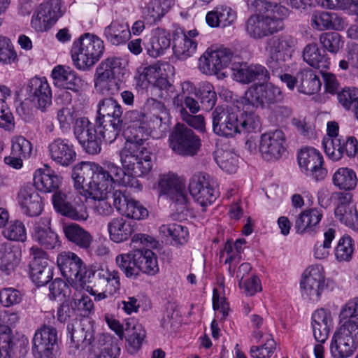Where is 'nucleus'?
<instances>
[{
	"label": "nucleus",
	"instance_id": "12",
	"mask_svg": "<svg viewBox=\"0 0 358 358\" xmlns=\"http://www.w3.org/2000/svg\"><path fill=\"white\" fill-rule=\"evenodd\" d=\"M170 147L178 155L194 156L201 146V141L191 129L178 124L169 136Z\"/></svg>",
	"mask_w": 358,
	"mask_h": 358
},
{
	"label": "nucleus",
	"instance_id": "17",
	"mask_svg": "<svg viewBox=\"0 0 358 358\" xmlns=\"http://www.w3.org/2000/svg\"><path fill=\"white\" fill-rule=\"evenodd\" d=\"M73 129L75 138L86 152L91 155L100 152L101 147L96 124H94L87 117H82L76 120Z\"/></svg>",
	"mask_w": 358,
	"mask_h": 358
},
{
	"label": "nucleus",
	"instance_id": "39",
	"mask_svg": "<svg viewBox=\"0 0 358 358\" xmlns=\"http://www.w3.org/2000/svg\"><path fill=\"white\" fill-rule=\"evenodd\" d=\"M171 38L169 34L164 29L157 28L152 32L149 43L145 47L148 55L157 58L164 54L169 48Z\"/></svg>",
	"mask_w": 358,
	"mask_h": 358
},
{
	"label": "nucleus",
	"instance_id": "64",
	"mask_svg": "<svg viewBox=\"0 0 358 358\" xmlns=\"http://www.w3.org/2000/svg\"><path fill=\"white\" fill-rule=\"evenodd\" d=\"M320 42L324 48L333 54L337 53L344 44L341 36L336 32L322 34L320 36Z\"/></svg>",
	"mask_w": 358,
	"mask_h": 358
},
{
	"label": "nucleus",
	"instance_id": "41",
	"mask_svg": "<svg viewBox=\"0 0 358 358\" xmlns=\"http://www.w3.org/2000/svg\"><path fill=\"white\" fill-rule=\"evenodd\" d=\"M303 59L310 66L318 69L320 71L329 68L330 62L327 54L321 53L317 45L315 43L307 44L303 50Z\"/></svg>",
	"mask_w": 358,
	"mask_h": 358
},
{
	"label": "nucleus",
	"instance_id": "37",
	"mask_svg": "<svg viewBox=\"0 0 358 358\" xmlns=\"http://www.w3.org/2000/svg\"><path fill=\"white\" fill-rule=\"evenodd\" d=\"M103 35L108 42L114 45L125 43L131 37L129 26L124 20H113L104 29Z\"/></svg>",
	"mask_w": 358,
	"mask_h": 358
},
{
	"label": "nucleus",
	"instance_id": "46",
	"mask_svg": "<svg viewBox=\"0 0 358 358\" xmlns=\"http://www.w3.org/2000/svg\"><path fill=\"white\" fill-rule=\"evenodd\" d=\"M91 174L90 163H83L80 167H74L72 172L71 178L75 189L85 197H91L90 191H88V181Z\"/></svg>",
	"mask_w": 358,
	"mask_h": 358
},
{
	"label": "nucleus",
	"instance_id": "31",
	"mask_svg": "<svg viewBox=\"0 0 358 358\" xmlns=\"http://www.w3.org/2000/svg\"><path fill=\"white\" fill-rule=\"evenodd\" d=\"M311 326L315 341L325 343L333 327L331 312L324 308L315 310L311 317Z\"/></svg>",
	"mask_w": 358,
	"mask_h": 358
},
{
	"label": "nucleus",
	"instance_id": "18",
	"mask_svg": "<svg viewBox=\"0 0 358 358\" xmlns=\"http://www.w3.org/2000/svg\"><path fill=\"white\" fill-rule=\"evenodd\" d=\"M133 243H139L143 248L135 249L139 273L141 271L148 275H155L159 271L157 259L155 254L146 246H153L156 244L155 238L143 234H135L132 238Z\"/></svg>",
	"mask_w": 358,
	"mask_h": 358
},
{
	"label": "nucleus",
	"instance_id": "60",
	"mask_svg": "<svg viewBox=\"0 0 358 358\" xmlns=\"http://www.w3.org/2000/svg\"><path fill=\"white\" fill-rule=\"evenodd\" d=\"M215 160L220 169L227 173H234L238 168V157L231 151L218 152Z\"/></svg>",
	"mask_w": 358,
	"mask_h": 358
},
{
	"label": "nucleus",
	"instance_id": "30",
	"mask_svg": "<svg viewBox=\"0 0 358 358\" xmlns=\"http://www.w3.org/2000/svg\"><path fill=\"white\" fill-rule=\"evenodd\" d=\"M161 194L166 195L177 203H186V191L185 182L175 175L164 176L159 182Z\"/></svg>",
	"mask_w": 358,
	"mask_h": 358
},
{
	"label": "nucleus",
	"instance_id": "9",
	"mask_svg": "<svg viewBox=\"0 0 358 358\" xmlns=\"http://www.w3.org/2000/svg\"><path fill=\"white\" fill-rule=\"evenodd\" d=\"M246 108H261L273 104L282 100L280 89L271 83L254 84L251 85L242 96Z\"/></svg>",
	"mask_w": 358,
	"mask_h": 358
},
{
	"label": "nucleus",
	"instance_id": "14",
	"mask_svg": "<svg viewBox=\"0 0 358 358\" xmlns=\"http://www.w3.org/2000/svg\"><path fill=\"white\" fill-rule=\"evenodd\" d=\"M57 350L58 336L55 327L43 325L36 331L31 348L34 358H57Z\"/></svg>",
	"mask_w": 358,
	"mask_h": 358
},
{
	"label": "nucleus",
	"instance_id": "8",
	"mask_svg": "<svg viewBox=\"0 0 358 358\" xmlns=\"http://www.w3.org/2000/svg\"><path fill=\"white\" fill-rule=\"evenodd\" d=\"M189 192L194 199L206 210L208 206L213 204L219 196L216 182L207 173L199 172L189 179Z\"/></svg>",
	"mask_w": 358,
	"mask_h": 358
},
{
	"label": "nucleus",
	"instance_id": "45",
	"mask_svg": "<svg viewBox=\"0 0 358 358\" xmlns=\"http://www.w3.org/2000/svg\"><path fill=\"white\" fill-rule=\"evenodd\" d=\"M96 124L101 147L102 140L108 143L114 142L120 135L122 128V120H96Z\"/></svg>",
	"mask_w": 358,
	"mask_h": 358
},
{
	"label": "nucleus",
	"instance_id": "40",
	"mask_svg": "<svg viewBox=\"0 0 358 358\" xmlns=\"http://www.w3.org/2000/svg\"><path fill=\"white\" fill-rule=\"evenodd\" d=\"M107 227L110 239L117 243L127 241L134 232V227L131 222L123 217L112 219L108 223Z\"/></svg>",
	"mask_w": 358,
	"mask_h": 358
},
{
	"label": "nucleus",
	"instance_id": "55",
	"mask_svg": "<svg viewBox=\"0 0 358 358\" xmlns=\"http://www.w3.org/2000/svg\"><path fill=\"white\" fill-rule=\"evenodd\" d=\"M355 241L349 235L342 236L335 248V257L339 262H349L352 258Z\"/></svg>",
	"mask_w": 358,
	"mask_h": 358
},
{
	"label": "nucleus",
	"instance_id": "3",
	"mask_svg": "<svg viewBox=\"0 0 358 358\" xmlns=\"http://www.w3.org/2000/svg\"><path fill=\"white\" fill-rule=\"evenodd\" d=\"M122 178H135L149 174L153 166L152 154L145 147L143 138L138 134L129 137L119 152Z\"/></svg>",
	"mask_w": 358,
	"mask_h": 358
},
{
	"label": "nucleus",
	"instance_id": "11",
	"mask_svg": "<svg viewBox=\"0 0 358 358\" xmlns=\"http://www.w3.org/2000/svg\"><path fill=\"white\" fill-rule=\"evenodd\" d=\"M326 287L325 273L322 265H311L306 269L300 282L303 299L313 303L317 302Z\"/></svg>",
	"mask_w": 358,
	"mask_h": 358
},
{
	"label": "nucleus",
	"instance_id": "23",
	"mask_svg": "<svg viewBox=\"0 0 358 358\" xmlns=\"http://www.w3.org/2000/svg\"><path fill=\"white\" fill-rule=\"evenodd\" d=\"M233 55V52L226 48L206 51L199 59V68L203 73L217 74L230 64Z\"/></svg>",
	"mask_w": 358,
	"mask_h": 358
},
{
	"label": "nucleus",
	"instance_id": "58",
	"mask_svg": "<svg viewBox=\"0 0 358 358\" xmlns=\"http://www.w3.org/2000/svg\"><path fill=\"white\" fill-rule=\"evenodd\" d=\"M326 154L334 161H338L345 154V138L334 136L324 143Z\"/></svg>",
	"mask_w": 358,
	"mask_h": 358
},
{
	"label": "nucleus",
	"instance_id": "20",
	"mask_svg": "<svg viewBox=\"0 0 358 358\" xmlns=\"http://www.w3.org/2000/svg\"><path fill=\"white\" fill-rule=\"evenodd\" d=\"M286 136L280 129L269 131L261 136L259 151L267 161L279 159L286 152Z\"/></svg>",
	"mask_w": 358,
	"mask_h": 358
},
{
	"label": "nucleus",
	"instance_id": "13",
	"mask_svg": "<svg viewBox=\"0 0 358 358\" xmlns=\"http://www.w3.org/2000/svg\"><path fill=\"white\" fill-rule=\"evenodd\" d=\"M57 264L62 275L68 280L78 281L85 285L90 279V268L74 252L68 251L59 253Z\"/></svg>",
	"mask_w": 358,
	"mask_h": 358
},
{
	"label": "nucleus",
	"instance_id": "10",
	"mask_svg": "<svg viewBox=\"0 0 358 358\" xmlns=\"http://www.w3.org/2000/svg\"><path fill=\"white\" fill-rule=\"evenodd\" d=\"M52 200L55 210L63 216L79 222L85 221L89 217L87 207L80 197L71 192H56Z\"/></svg>",
	"mask_w": 358,
	"mask_h": 358
},
{
	"label": "nucleus",
	"instance_id": "49",
	"mask_svg": "<svg viewBox=\"0 0 358 358\" xmlns=\"http://www.w3.org/2000/svg\"><path fill=\"white\" fill-rule=\"evenodd\" d=\"M32 237L35 241L47 250L56 249L61 245L58 235L49 227H42L39 224L36 225Z\"/></svg>",
	"mask_w": 358,
	"mask_h": 358
},
{
	"label": "nucleus",
	"instance_id": "33",
	"mask_svg": "<svg viewBox=\"0 0 358 358\" xmlns=\"http://www.w3.org/2000/svg\"><path fill=\"white\" fill-rule=\"evenodd\" d=\"M21 251L10 243H0V271L6 275L13 273L20 264Z\"/></svg>",
	"mask_w": 358,
	"mask_h": 358
},
{
	"label": "nucleus",
	"instance_id": "34",
	"mask_svg": "<svg viewBox=\"0 0 358 358\" xmlns=\"http://www.w3.org/2000/svg\"><path fill=\"white\" fill-rule=\"evenodd\" d=\"M60 182L61 178L47 165L34 172V185L36 189L50 192L57 189Z\"/></svg>",
	"mask_w": 358,
	"mask_h": 358
},
{
	"label": "nucleus",
	"instance_id": "4",
	"mask_svg": "<svg viewBox=\"0 0 358 358\" xmlns=\"http://www.w3.org/2000/svg\"><path fill=\"white\" fill-rule=\"evenodd\" d=\"M90 164L92 174L88 181V191H90L91 197L108 194L115 184L137 190H141L143 187L138 180L122 178L124 173L122 169L111 162H104L102 166L95 163Z\"/></svg>",
	"mask_w": 358,
	"mask_h": 358
},
{
	"label": "nucleus",
	"instance_id": "38",
	"mask_svg": "<svg viewBox=\"0 0 358 358\" xmlns=\"http://www.w3.org/2000/svg\"><path fill=\"white\" fill-rule=\"evenodd\" d=\"M322 216V210L317 208L304 210L296 217L294 229L296 233L303 234L313 231L320 222Z\"/></svg>",
	"mask_w": 358,
	"mask_h": 358
},
{
	"label": "nucleus",
	"instance_id": "1",
	"mask_svg": "<svg viewBox=\"0 0 358 358\" xmlns=\"http://www.w3.org/2000/svg\"><path fill=\"white\" fill-rule=\"evenodd\" d=\"M73 301L78 315L83 318L78 323L76 322L77 325L73 323L67 325V331L71 339L68 346L69 354L75 355L77 352L87 347H89L90 351L95 353V348L99 349L101 344L99 341L94 338V321L88 317L94 313L93 301L85 295Z\"/></svg>",
	"mask_w": 358,
	"mask_h": 358
},
{
	"label": "nucleus",
	"instance_id": "16",
	"mask_svg": "<svg viewBox=\"0 0 358 358\" xmlns=\"http://www.w3.org/2000/svg\"><path fill=\"white\" fill-rule=\"evenodd\" d=\"M120 59L115 57L107 58L102 61L96 69L94 87L103 94H113L120 87L115 78V70L120 67Z\"/></svg>",
	"mask_w": 358,
	"mask_h": 358
},
{
	"label": "nucleus",
	"instance_id": "61",
	"mask_svg": "<svg viewBox=\"0 0 358 358\" xmlns=\"http://www.w3.org/2000/svg\"><path fill=\"white\" fill-rule=\"evenodd\" d=\"M173 103L181 116L184 115V111L187 112V110L192 114H196L201 109L198 101L192 96H176L173 99Z\"/></svg>",
	"mask_w": 358,
	"mask_h": 358
},
{
	"label": "nucleus",
	"instance_id": "54",
	"mask_svg": "<svg viewBox=\"0 0 358 358\" xmlns=\"http://www.w3.org/2000/svg\"><path fill=\"white\" fill-rule=\"evenodd\" d=\"M174 67L168 62H157L145 67L141 76L152 84L161 75L173 74Z\"/></svg>",
	"mask_w": 358,
	"mask_h": 358
},
{
	"label": "nucleus",
	"instance_id": "27",
	"mask_svg": "<svg viewBox=\"0 0 358 358\" xmlns=\"http://www.w3.org/2000/svg\"><path fill=\"white\" fill-rule=\"evenodd\" d=\"M231 70L234 80L242 83H250L256 80L268 81L270 78L267 69L262 65L234 62Z\"/></svg>",
	"mask_w": 358,
	"mask_h": 358
},
{
	"label": "nucleus",
	"instance_id": "63",
	"mask_svg": "<svg viewBox=\"0 0 358 358\" xmlns=\"http://www.w3.org/2000/svg\"><path fill=\"white\" fill-rule=\"evenodd\" d=\"M32 144L22 136H15L11 140V151L13 155L28 159L32 153Z\"/></svg>",
	"mask_w": 358,
	"mask_h": 358
},
{
	"label": "nucleus",
	"instance_id": "52",
	"mask_svg": "<svg viewBox=\"0 0 358 358\" xmlns=\"http://www.w3.org/2000/svg\"><path fill=\"white\" fill-rule=\"evenodd\" d=\"M159 233L172 239V245H181L187 243L188 238V229L186 227L178 223L162 224L159 227Z\"/></svg>",
	"mask_w": 358,
	"mask_h": 358
},
{
	"label": "nucleus",
	"instance_id": "42",
	"mask_svg": "<svg viewBox=\"0 0 358 358\" xmlns=\"http://www.w3.org/2000/svg\"><path fill=\"white\" fill-rule=\"evenodd\" d=\"M322 83L310 69L306 68L298 72V91L305 94H314L321 88Z\"/></svg>",
	"mask_w": 358,
	"mask_h": 358
},
{
	"label": "nucleus",
	"instance_id": "56",
	"mask_svg": "<svg viewBox=\"0 0 358 358\" xmlns=\"http://www.w3.org/2000/svg\"><path fill=\"white\" fill-rule=\"evenodd\" d=\"M203 110L210 111L216 104L217 95L214 87L210 83H203L198 90L197 94Z\"/></svg>",
	"mask_w": 358,
	"mask_h": 358
},
{
	"label": "nucleus",
	"instance_id": "26",
	"mask_svg": "<svg viewBox=\"0 0 358 358\" xmlns=\"http://www.w3.org/2000/svg\"><path fill=\"white\" fill-rule=\"evenodd\" d=\"M17 201L22 213L27 216H38L43 210L42 199L31 185H24L20 189Z\"/></svg>",
	"mask_w": 358,
	"mask_h": 358
},
{
	"label": "nucleus",
	"instance_id": "36",
	"mask_svg": "<svg viewBox=\"0 0 358 358\" xmlns=\"http://www.w3.org/2000/svg\"><path fill=\"white\" fill-rule=\"evenodd\" d=\"M236 12L224 5L217 6L206 16V22L211 27L230 26L236 22Z\"/></svg>",
	"mask_w": 358,
	"mask_h": 358
},
{
	"label": "nucleus",
	"instance_id": "48",
	"mask_svg": "<svg viewBox=\"0 0 358 358\" xmlns=\"http://www.w3.org/2000/svg\"><path fill=\"white\" fill-rule=\"evenodd\" d=\"M66 238L79 248L85 250L90 248L92 242V235L77 224H71L64 227Z\"/></svg>",
	"mask_w": 358,
	"mask_h": 358
},
{
	"label": "nucleus",
	"instance_id": "6",
	"mask_svg": "<svg viewBox=\"0 0 358 358\" xmlns=\"http://www.w3.org/2000/svg\"><path fill=\"white\" fill-rule=\"evenodd\" d=\"M329 348L333 358L351 357L358 348V320L341 323L332 336Z\"/></svg>",
	"mask_w": 358,
	"mask_h": 358
},
{
	"label": "nucleus",
	"instance_id": "44",
	"mask_svg": "<svg viewBox=\"0 0 358 358\" xmlns=\"http://www.w3.org/2000/svg\"><path fill=\"white\" fill-rule=\"evenodd\" d=\"M121 105L113 98H106L99 101L97 105V117L100 120H122Z\"/></svg>",
	"mask_w": 358,
	"mask_h": 358
},
{
	"label": "nucleus",
	"instance_id": "57",
	"mask_svg": "<svg viewBox=\"0 0 358 358\" xmlns=\"http://www.w3.org/2000/svg\"><path fill=\"white\" fill-rule=\"evenodd\" d=\"M2 234L10 241L24 242L27 239V230L22 222L15 220L10 221L4 227Z\"/></svg>",
	"mask_w": 358,
	"mask_h": 358
},
{
	"label": "nucleus",
	"instance_id": "19",
	"mask_svg": "<svg viewBox=\"0 0 358 358\" xmlns=\"http://www.w3.org/2000/svg\"><path fill=\"white\" fill-rule=\"evenodd\" d=\"M238 117L232 109L217 106L212 113L213 132L222 137H234L239 131Z\"/></svg>",
	"mask_w": 358,
	"mask_h": 358
},
{
	"label": "nucleus",
	"instance_id": "21",
	"mask_svg": "<svg viewBox=\"0 0 358 358\" xmlns=\"http://www.w3.org/2000/svg\"><path fill=\"white\" fill-rule=\"evenodd\" d=\"M32 260L30 262V277L37 286L46 285L52 278V268L48 265V254L41 248L33 246L30 248Z\"/></svg>",
	"mask_w": 358,
	"mask_h": 358
},
{
	"label": "nucleus",
	"instance_id": "59",
	"mask_svg": "<svg viewBox=\"0 0 358 358\" xmlns=\"http://www.w3.org/2000/svg\"><path fill=\"white\" fill-rule=\"evenodd\" d=\"M55 22L64 15L66 8L62 0L44 1L37 6Z\"/></svg>",
	"mask_w": 358,
	"mask_h": 358
},
{
	"label": "nucleus",
	"instance_id": "22",
	"mask_svg": "<svg viewBox=\"0 0 358 358\" xmlns=\"http://www.w3.org/2000/svg\"><path fill=\"white\" fill-rule=\"evenodd\" d=\"M199 32L196 29L185 30L178 28L173 35V50L174 55L180 60L192 57L196 51Z\"/></svg>",
	"mask_w": 358,
	"mask_h": 358
},
{
	"label": "nucleus",
	"instance_id": "2",
	"mask_svg": "<svg viewBox=\"0 0 358 358\" xmlns=\"http://www.w3.org/2000/svg\"><path fill=\"white\" fill-rule=\"evenodd\" d=\"M252 6L258 14L250 16L245 24V30L250 38L261 39L282 29V21L289 15L286 7L266 0H255Z\"/></svg>",
	"mask_w": 358,
	"mask_h": 358
},
{
	"label": "nucleus",
	"instance_id": "47",
	"mask_svg": "<svg viewBox=\"0 0 358 358\" xmlns=\"http://www.w3.org/2000/svg\"><path fill=\"white\" fill-rule=\"evenodd\" d=\"M357 176L355 171L348 167L338 169L332 176L333 184L339 189L351 191L357 185Z\"/></svg>",
	"mask_w": 358,
	"mask_h": 358
},
{
	"label": "nucleus",
	"instance_id": "28",
	"mask_svg": "<svg viewBox=\"0 0 358 358\" xmlns=\"http://www.w3.org/2000/svg\"><path fill=\"white\" fill-rule=\"evenodd\" d=\"M50 158L57 164L68 166L76 158L73 143L66 138H57L48 145Z\"/></svg>",
	"mask_w": 358,
	"mask_h": 358
},
{
	"label": "nucleus",
	"instance_id": "53",
	"mask_svg": "<svg viewBox=\"0 0 358 358\" xmlns=\"http://www.w3.org/2000/svg\"><path fill=\"white\" fill-rule=\"evenodd\" d=\"M15 338L12 336L8 325L0 326V358H11L17 345Z\"/></svg>",
	"mask_w": 358,
	"mask_h": 358
},
{
	"label": "nucleus",
	"instance_id": "29",
	"mask_svg": "<svg viewBox=\"0 0 358 358\" xmlns=\"http://www.w3.org/2000/svg\"><path fill=\"white\" fill-rule=\"evenodd\" d=\"M30 98L42 110L52 103V91L45 78H32L28 84Z\"/></svg>",
	"mask_w": 358,
	"mask_h": 358
},
{
	"label": "nucleus",
	"instance_id": "50",
	"mask_svg": "<svg viewBox=\"0 0 358 358\" xmlns=\"http://www.w3.org/2000/svg\"><path fill=\"white\" fill-rule=\"evenodd\" d=\"M166 117H157L155 116H147L145 123H143V130L139 138H143L144 141L151 136L153 138L163 137L167 131L168 127L164 122Z\"/></svg>",
	"mask_w": 358,
	"mask_h": 358
},
{
	"label": "nucleus",
	"instance_id": "5",
	"mask_svg": "<svg viewBox=\"0 0 358 358\" xmlns=\"http://www.w3.org/2000/svg\"><path fill=\"white\" fill-rule=\"evenodd\" d=\"M103 41L97 36L85 33L73 42L71 54L74 66L79 70L92 68L103 56Z\"/></svg>",
	"mask_w": 358,
	"mask_h": 358
},
{
	"label": "nucleus",
	"instance_id": "51",
	"mask_svg": "<svg viewBox=\"0 0 358 358\" xmlns=\"http://www.w3.org/2000/svg\"><path fill=\"white\" fill-rule=\"evenodd\" d=\"M115 263L127 278L137 279L140 275L135 250L118 255L115 258Z\"/></svg>",
	"mask_w": 358,
	"mask_h": 358
},
{
	"label": "nucleus",
	"instance_id": "43",
	"mask_svg": "<svg viewBox=\"0 0 358 358\" xmlns=\"http://www.w3.org/2000/svg\"><path fill=\"white\" fill-rule=\"evenodd\" d=\"M171 8L169 0H151L143 8L142 17L150 24L159 22Z\"/></svg>",
	"mask_w": 358,
	"mask_h": 358
},
{
	"label": "nucleus",
	"instance_id": "24",
	"mask_svg": "<svg viewBox=\"0 0 358 358\" xmlns=\"http://www.w3.org/2000/svg\"><path fill=\"white\" fill-rule=\"evenodd\" d=\"M54 85L75 93H80L88 87V83L69 67L57 66L52 71Z\"/></svg>",
	"mask_w": 358,
	"mask_h": 358
},
{
	"label": "nucleus",
	"instance_id": "25",
	"mask_svg": "<svg viewBox=\"0 0 358 358\" xmlns=\"http://www.w3.org/2000/svg\"><path fill=\"white\" fill-rule=\"evenodd\" d=\"M93 279L94 287L99 291H105L113 296L117 294L121 287L120 273L113 268L101 267L96 270L90 269V279Z\"/></svg>",
	"mask_w": 358,
	"mask_h": 358
},
{
	"label": "nucleus",
	"instance_id": "35",
	"mask_svg": "<svg viewBox=\"0 0 358 358\" xmlns=\"http://www.w3.org/2000/svg\"><path fill=\"white\" fill-rule=\"evenodd\" d=\"M240 103L242 105L243 112L240 117H238V133L252 134L256 133L261 129L260 117L256 114L255 110L257 108H246L244 99L241 98Z\"/></svg>",
	"mask_w": 358,
	"mask_h": 358
},
{
	"label": "nucleus",
	"instance_id": "15",
	"mask_svg": "<svg viewBox=\"0 0 358 358\" xmlns=\"http://www.w3.org/2000/svg\"><path fill=\"white\" fill-rule=\"evenodd\" d=\"M300 171L307 177L315 181L323 180L327 171L324 167V159L322 153L313 147L302 148L297 155Z\"/></svg>",
	"mask_w": 358,
	"mask_h": 358
},
{
	"label": "nucleus",
	"instance_id": "32",
	"mask_svg": "<svg viewBox=\"0 0 358 358\" xmlns=\"http://www.w3.org/2000/svg\"><path fill=\"white\" fill-rule=\"evenodd\" d=\"M311 26L317 30H343L346 24L345 20L336 13L315 11L311 15Z\"/></svg>",
	"mask_w": 358,
	"mask_h": 358
},
{
	"label": "nucleus",
	"instance_id": "7",
	"mask_svg": "<svg viewBox=\"0 0 358 358\" xmlns=\"http://www.w3.org/2000/svg\"><path fill=\"white\" fill-rule=\"evenodd\" d=\"M296 43V39L291 36H273L267 41L266 65L273 73L282 72L287 68L286 62L291 59Z\"/></svg>",
	"mask_w": 358,
	"mask_h": 358
},
{
	"label": "nucleus",
	"instance_id": "62",
	"mask_svg": "<svg viewBox=\"0 0 358 358\" xmlns=\"http://www.w3.org/2000/svg\"><path fill=\"white\" fill-rule=\"evenodd\" d=\"M145 336V331L141 326H135L126 338L127 352L131 355L136 353L141 349Z\"/></svg>",
	"mask_w": 358,
	"mask_h": 358
}]
</instances>
